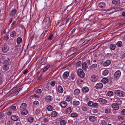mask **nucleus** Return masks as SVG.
Segmentation results:
<instances>
[{
	"instance_id": "obj_1",
	"label": "nucleus",
	"mask_w": 125,
	"mask_h": 125,
	"mask_svg": "<svg viewBox=\"0 0 125 125\" xmlns=\"http://www.w3.org/2000/svg\"><path fill=\"white\" fill-rule=\"evenodd\" d=\"M50 20V17H46L44 18L43 22V24L45 26L46 29L48 27L47 26L49 24Z\"/></svg>"
},
{
	"instance_id": "obj_2",
	"label": "nucleus",
	"mask_w": 125,
	"mask_h": 125,
	"mask_svg": "<svg viewBox=\"0 0 125 125\" xmlns=\"http://www.w3.org/2000/svg\"><path fill=\"white\" fill-rule=\"evenodd\" d=\"M78 74L79 76L81 78H83L85 76V74L82 69H79L77 70Z\"/></svg>"
},
{
	"instance_id": "obj_3",
	"label": "nucleus",
	"mask_w": 125,
	"mask_h": 125,
	"mask_svg": "<svg viewBox=\"0 0 125 125\" xmlns=\"http://www.w3.org/2000/svg\"><path fill=\"white\" fill-rule=\"evenodd\" d=\"M124 93V92L119 90H116L115 91V94L119 97H123Z\"/></svg>"
},
{
	"instance_id": "obj_4",
	"label": "nucleus",
	"mask_w": 125,
	"mask_h": 125,
	"mask_svg": "<svg viewBox=\"0 0 125 125\" xmlns=\"http://www.w3.org/2000/svg\"><path fill=\"white\" fill-rule=\"evenodd\" d=\"M121 74V73L120 71L119 70L117 71L114 74V78L116 79H118L120 76Z\"/></svg>"
},
{
	"instance_id": "obj_5",
	"label": "nucleus",
	"mask_w": 125,
	"mask_h": 125,
	"mask_svg": "<svg viewBox=\"0 0 125 125\" xmlns=\"http://www.w3.org/2000/svg\"><path fill=\"white\" fill-rule=\"evenodd\" d=\"M103 85L101 83H97L94 87L97 89H100L103 87Z\"/></svg>"
},
{
	"instance_id": "obj_6",
	"label": "nucleus",
	"mask_w": 125,
	"mask_h": 125,
	"mask_svg": "<svg viewBox=\"0 0 125 125\" xmlns=\"http://www.w3.org/2000/svg\"><path fill=\"white\" fill-rule=\"evenodd\" d=\"M89 119L91 122H95L96 121V117L92 115L89 116Z\"/></svg>"
},
{
	"instance_id": "obj_7",
	"label": "nucleus",
	"mask_w": 125,
	"mask_h": 125,
	"mask_svg": "<svg viewBox=\"0 0 125 125\" xmlns=\"http://www.w3.org/2000/svg\"><path fill=\"white\" fill-rule=\"evenodd\" d=\"M87 64L86 62H84L82 64V68L84 71H86L88 68Z\"/></svg>"
},
{
	"instance_id": "obj_8",
	"label": "nucleus",
	"mask_w": 125,
	"mask_h": 125,
	"mask_svg": "<svg viewBox=\"0 0 125 125\" xmlns=\"http://www.w3.org/2000/svg\"><path fill=\"white\" fill-rule=\"evenodd\" d=\"M98 78V77L97 76L94 75L91 77V80L92 82H94L97 81Z\"/></svg>"
},
{
	"instance_id": "obj_9",
	"label": "nucleus",
	"mask_w": 125,
	"mask_h": 125,
	"mask_svg": "<svg viewBox=\"0 0 125 125\" xmlns=\"http://www.w3.org/2000/svg\"><path fill=\"white\" fill-rule=\"evenodd\" d=\"M9 50V48L6 45H5L2 49V51L4 53H5L8 51Z\"/></svg>"
},
{
	"instance_id": "obj_10",
	"label": "nucleus",
	"mask_w": 125,
	"mask_h": 125,
	"mask_svg": "<svg viewBox=\"0 0 125 125\" xmlns=\"http://www.w3.org/2000/svg\"><path fill=\"white\" fill-rule=\"evenodd\" d=\"M114 101L116 103V104L117 105H120L122 104V101L118 99L115 98L114 99Z\"/></svg>"
},
{
	"instance_id": "obj_11",
	"label": "nucleus",
	"mask_w": 125,
	"mask_h": 125,
	"mask_svg": "<svg viewBox=\"0 0 125 125\" xmlns=\"http://www.w3.org/2000/svg\"><path fill=\"white\" fill-rule=\"evenodd\" d=\"M112 107L115 110H117L119 108V106L116 104L113 103L112 104Z\"/></svg>"
},
{
	"instance_id": "obj_12",
	"label": "nucleus",
	"mask_w": 125,
	"mask_h": 125,
	"mask_svg": "<svg viewBox=\"0 0 125 125\" xmlns=\"http://www.w3.org/2000/svg\"><path fill=\"white\" fill-rule=\"evenodd\" d=\"M69 73L68 72H65L63 74L62 77L64 79H66L69 76Z\"/></svg>"
},
{
	"instance_id": "obj_13",
	"label": "nucleus",
	"mask_w": 125,
	"mask_h": 125,
	"mask_svg": "<svg viewBox=\"0 0 125 125\" xmlns=\"http://www.w3.org/2000/svg\"><path fill=\"white\" fill-rule=\"evenodd\" d=\"M11 119L13 121H16L18 120L19 117L18 116L14 115L11 116Z\"/></svg>"
},
{
	"instance_id": "obj_14",
	"label": "nucleus",
	"mask_w": 125,
	"mask_h": 125,
	"mask_svg": "<svg viewBox=\"0 0 125 125\" xmlns=\"http://www.w3.org/2000/svg\"><path fill=\"white\" fill-rule=\"evenodd\" d=\"M67 104V102L63 101L61 102L60 104L61 106L63 108H65L66 107Z\"/></svg>"
},
{
	"instance_id": "obj_15",
	"label": "nucleus",
	"mask_w": 125,
	"mask_h": 125,
	"mask_svg": "<svg viewBox=\"0 0 125 125\" xmlns=\"http://www.w3.org/2000/svg\"><path fill=\"white\" fill-rule=\"evenodd\" d=\"M98 5L100 7L102 8H104L105 5V3L102 2L99 3L98 4Z\"/></svg>"
},
{
	"instance_id": "obj_16",
	"label": "nucleus",
	"mask_w": 125,
	"mask_h": 125,
	"mask_svg": "<svg viewBox=\"0 0 125 125\" xmlns=\"http://www.w3.org/2000/svg\"><path fill=\"white\" fill-rule=\"evenodd\" d=\"M58 92L60 93H62L63 91V89L62 87L60 85H59L58 87Z\"/></svg>"
},
{
	"instance_id": "obj_17",
	"label": "nucleus",
	"mask_w": 125,
	"mask_h": 125,
	"mask_svg": "<svg viewBox=\"0 0 125 125\" xmlns=\"http://www.w3.org/2000/svg\"><path fill=\"white\" fill-rule=\"evenodd\" d=\"M111 63V61L109 60H108L106 61L103 63V65L104 66H108Z\"/></svg>"
},
{
	"instance_id": "obj_18",
	"label": "nucleus",
	"mask_w": 125,
	"mask_h": 125,
	"mask_svg": "<svg viewBox=\"0 0 125 125\" xmlns=\"http://www.w3.org/2000/svg\"><path fill=\"white\" fill-rule=\"evenodd\" d=\"M45 100L47 101H51L52 100V98L50 95L47 96L45 98Z\"/></svg>"
},
{
	"instance_id": "obj_19",
	"label": "nucleus",
	"mask_w": 125,
	"mask_h": 125,
	"mask_svg": "<svg viewBox=\"0 0 125 125\" xmlns=\"http://www.w3.org/2000/svg\"><path fill=\"white\" fill-rule=\"evenodd\" d=\"M72 112V109L70 107H69L67 108V109L65 110V112L66 114H70Z\"/></svg>"
},
{
	"instance_id": "obj_20",
	"label": "nucleus",
	"mask_w": 125,
	"mask_h": 125,
	"mask_svg": "<svg viewBox=\"0 0 125 125\" xmlns=\"http://www.w3.org/2000/svg\"><path fill=\"white\" fill-rule=\"evenodd\" d=\"M82 91L84 93H86L87 92L89 91V89L88 87H84L82 89Z\"/></svg>"
},
{
	"instance_id": "obj_21",
	"label": "nucleus",
	"mask_w": 125,
	"mask_h": 125,
	"mask_svg": "<svg viewBox=\"0 0 125 125\" xmlns=\"http://www.w3.org/2000/svg\"><path fill=\"white\" fill-rule=\"evenodd\" d=\"M27 106L26 104L24 103H22L20 106V108L21 109H25Z\"/></svg>"
},
{
	"instance_id": "obj_22",
	"label": "nucleus",
	"mask_w": 125,
	"mask_h": 125,
	"mask_svg": "<svg viewBox=\"0 0 125 125\" xmlns=\"http://www.w3.org/2000/svg\"><path fill=\"white\" fill-rule=\"evenodd\" d=\"M99 101L101 103L103 104H105L107 103L106 100L103 98H100L99 99Z\"/></svg>"
},
{
	"instance_id": "obj_23",
	"label": "nucleus",
	"mask_w": 125,
	"mask_h": 125,
	"mask_svg": "<svg viewBox=\"0 0 125 125\" xmlns=\"http://www.w3.org/2000/svg\"><path fill=\"white\" fill-rule=\"evenodd\" d=\"M120 2L119 0H113L112 2L113 4L115 5H118L120 3Z\"/></svg>"
},
{
	"instance_id": "obj_24",
	"label": "nucleus",
	"mask_w": 125,
	"mask_h": 125,
	"mask_svg": "<svg viewBox=\"0 0 125 125\" xmlns=\"http://www.w3.org/2000/svg\"><path fill=\"white\" fill-rule=\"evenodd\" d=\"M97 67V65L96 64H94L92 65L90 67V68L91 70H93L96 68Z\"/></svg>"
},
{
	"instance_id": "obj_25",
	"label": "nucleus",
	"mask_w": 125,
	"mask_h": 125,
	"mask_svg": "<svg viewBox=\"0 0 125 125\" xmlns=\"http://www.w3.org/2000/svg\"><path fill=\"white\" fill-rule=\"evenodd\" d=\"M80 93V90L79 89H75L74 91V94L75 95H77L78 94Z\"/></svg>"
},
{
	"instance_id": "obj_26",
	"label": "nucleus",
	"mask_w": 125,
	"mask_h": 125,
	"mask_svg": "<svg viewBox=\"0 0 125 125\" xmlns=\"http://www.w3.org/2000/svg\"><path fill=\"white\" fill-rule=\"evenodd\" d=\"M8 60H6L3 62V64L4 65L6 66H9V61H10V60L9 59H8Z\"/></svg>"
},
{
	"instance_id": "obj_27",
	"label": "nucleus",
	"mask_w": 125,
	"mask_h": 125,
	"mask_svg": "<svg viewBox=\"0 0 125 125\" xmlns=\"http://www.w3.org/2000/svg\"><path fill=\"white\" fill-rule=\"evenodd\" d=\"M16 11V9H14L12 10L10 14V16H13V15L15 13Z\"/></svg>"
},
{
	"instance_id": "obj_28",
	"label": "nucleus",
	"mask_w": 125,
	"mask_h": 125,
	"mask_svg": "<svg viewBox=\"0 0 125 125\" xmlns=\"http://www.w3.org/2000/svg\"><path fill=\"white\" fill-rule=\"evenodd\" d=\"M28 113V111L26 109L23 110L21 112V114L23 115H27Z\"/></svg>"
},
{
	"instance_id": "obj_29",
	"label": "nucleus",
	"mask_w": 125,
	"mask_h": 125,
	"mask_svg": "<svg viewBox=\"0 0 125 125\" xmlns=\"http://www.w3.org/2000/svg\"><path fill=\"white\" fill-rule=\"evenodd\" d=\"M108 80L106 78H103L102 80V82L104 83H106L108 82Z\"/></svg>"
},
{
	"instance_id": "obj_30",
	"label": "nucleus",
	"mask_w": 125,
	"mask_h": 125,
	"mask_svg": "<svg viewBox=\"0 0 125 125\" xmlns=\"http://www.w3.org/2000/svg\"><path fill=\"white\" fill-rule=\"evenodd\" d=\"M80 104V102L78 101H73V104L74 105H79Z\"/></svg>"
},
{
	"instance_id": "obj_31",
	"label": "nucleus",
	"mask_w": 125,
	"mask_h": 125,
	"mask_svg": "<svg viewBox=\"0 0 125 125\" xmlns=\"http://www.w3.org/2000/svg\"><path fill=\"white\" fill-rule=\"evenodd\" d=\"M108 73V71L107 70H104L103 72V75L105 76L107 75Z\"/></svg>"
},
{
	"instance_id": "obj_32",
	"label": "nucleus",
	"mask_w": 125,
	"mask_h": 125,
	"mask_svg": "<svg viewBox=\"0 0 125 125\" xmlns=\"http://www.w3.org/2000/svg\"><path fill=\"white\" fill-rule=\"evenodd\" d=\"M2 68L4 70L6 71L9 70V66H6L4 65L3 66Z\"/></svg>"
},
{
	"instance_id": "obj_33",
	"label": "nucleus",
	"mask_w": 125,
	"mask_h": 125,
	"mask_svg": "<svg viewBox=\"0 0 125 125\" xmlns=\"http://www.w3.org/2000/svg\"><path fill=\"white\" fill-rule=\"evenodd\" d=\"M117 46L119 47H121L122 45V43L121 41H118L116 44Z\"/></svg>"
},
{
	"instance_id": "obj_34",
	"label": "nucleus",
	"mask_w": 125,
	"mask_h": 125,
	"mask_svg": "<svg viewBox=\"0 0 125 125\" xmlns=\"http://www.w3.org/2000/svg\"><path fill=\"white\" fill-rule=\"evenodd\" d=\"M22 41V39L21 37L18 38L17 40V42L18 43H20Z\"/></svg>"
},
{
	"instance_id": "obj_35",
	"label": "nucleus",
	"mask_w": 125,
	"mask_h": 125,
	"mask_svg": "<svg viewBox=\"0 0 125 125\" xmlns=\"http://www.w3.org/2000/svg\"><path fill=\"white\" fill-rule=\"evenodd\" d=\"M56 112L55 111H52L51 113V116L53 117H55L57 115Z\"/></svg>"
},
{
	"instance_id": "obj_36",
	"label": "nucleus",
	"mask_w": 125,
	"mask_h": 125,
	"mask_svg": "<svg viewBox=\"0 0 125 125\" xmlns=\"http://www.w3.org/2000/svg\"><path fill=\"white\" fill-rule=\"evenodd\" d=\"M110 48L113 50H114L115 48V46L113 44H111L110 46Z\"/></svg>"
},
{
	"instance_id": "obj_37",
	"label": "nucleus",
	"mask_w": 125,
	"mask_h": 125,
	"mask_svg": "<svg viewBox=\"0 0 125 125\" xmlns=\"http://www.w3.org/2000/svg\"><path fill=\"white\" fill-rule=\"evenodd\" d=\"M87 104L89 106H93V102L92 101H90L88 102Z\"/></svg>"
},
{
	"instance_id": "obj_38",
	"label": "nucleus",
	"mask_w": 125,
	"mask_h": 125,
	"mask_svg": "<svg viewBox=\"0 0 125 125\" xmlns=\"http://www.w3.org/2000/svg\"><path fill=\"white\" fill-rule=\"evenodd\" d=\"M50 66L49 65H47L44 68L43 70V71L44 72H45L50 67Z\"/></svg>"
},
{
	"instance_id": "obj_39",
	"label": "nucleus",
	"mask_w": 125,
	"mask_h": 125,
	"mask_svg": "<svg viewBox=\"0 0 125 125\" xmlns=\"http://www.w3.org/2000/svg\"><path fill=\"white\" fill-rule=\"evenodd\" d=\"M66 124V121L63 120H62L60 122V124L61 125H64Z\"/></svg>"
},
{
	"instance_id": "obj_40",
	"label": "nucleus",
	"mask_w": 125,
	"mask_h": 125,
	"mask_svg": "<svg viewBox=\"0 0 125 125\" xmlns=\"http://www.w3.org/2000/svg\"><path fill=\"white\" fill-rule=\"evenodd\" d=\"M28 120L29 122L31 123L33 121V118L31 117H29L28 118Z\"/></svg>"
},
{
	"instance_id": "obj_41",
	"label": "nucleus",
	"mask_w": 125,
	"mask_h": 125,
	"mask_svg": "<svg viewBox=\"0 0 125 125\" xmlns=\"http://www.w3.org/2000/svg\"><path fill=\"white\" fill-rule=\"evenodd\" d=\"M10 36L12 37H13L16 35V33L15 31L11 32L10 34Z\"/></svg>"
},
{
	"instance_id": "obj_42",
	"label": "nucleus",
	"mask_w": 125,
	"mask_h": 125,
	"mask_svg": "<svg viewBox=\"0 0 125 125\" xmlns=\"http://www.w3.org/2000/svg\"><path fill=\"white\" fill-rule=\"evenodd\" d=\"M107 94L108 96H111L113 95V93L112 91H109L108 92Z\"/></svg>"
},
{
	"instance_id": "obj_43",
	"label": "nucleus",
	"mask_w": 125,
	"mask_h": 125,
	"mask_svg": "<svg viewBox=\"0 0 125 125\" xmlns=\"http://www.w3.org/2000/svg\"><path fill=\"white\" fill-rule=\"evenodd\" d=\"M47 109L49 111H51L52 109V106L49 105L47 107Z\"/></svg>"
},
{
	"instance_id": "obj_44",
	"label": "nucleus",
	"mask_w": 125,
	"mask_h": 125,
	"mask_svg": "<svg viewBox=\"0 0 125 125\" xmlns=\"http://www.w3.org/2000/svg\"><path fill=\"white\" fill-rule=\"evenodd\" d=\"M71 78L73 80H74L75 79V75L74 74L72 73L71 74Z\"/></svg>"
},
{
	"instance_id": "obj_45",
	"label": "nucleus",
	"mask_w": 125,
	"mask_h": 125,
	"mask_svg": "<svg viewBox=\"0 0 125 125\" xmlns=\"http://www.w3.org/2000/svg\"><path fill=\"white\" fill-rule=\"evenodd\" d=\"M71 116L73 117H76L77 116V115L75 113H73L71 115Z\"/></svg>"
},
{
	"instance_id": "obj_46",
	"label": "nucleus",
	"mask_w": 125,
	"mask_h": 125,
	"mask_svg": "<svg viewBox=\"0 0 125 125\" xmlns=\"http://www.w3.org/2000/svg\"><path fill=\"white\" fill-rule=\"evenodd\" d=\"M111 112L109 108H107L105 109V113L106 114H108Z\"/></svg>"
},
{
	"instance_id": "obj_47",
	"label": "nucleus",
	"mask_w": 125,
	"mask_h": 125,
	"mask_svg": "<svg viewBox=\"0 0 125 125\" xmlns=\"http://www.w3.org/2000/svg\"><path fill=\"white\" fill-rule=\"evenodd\" d=\"M82 110L84 111H86L87 110V108L86 106H82Z\"/></svg>"
},
{
	"instance_id": "obj_48",
	"label": "nucleus",
	"mask_w": 125,
	"mask_h": 125,
	"mask_svg": "<svg viewBox=\"0 0 125 125\" xmlns=\"http://www.w3.org/2000/svg\"><path fill=\"white\" fill-rule=\"evenodd\" d=\"M18 88V87L16 86L15 87L13 88H12L10 91V92H12L14 91L15 90Z\"/></svg>"
},
{
	"instance_id": "obj_49",
	"label": "nucleus",
	"mask_w": 125,
	"mask_h": 125,
	"mask_svg": "<svg viewBox=\"0 0 125 125\" xmlns=\"http://www.w3.org/2000/svg\"><path fill=\"white\" fill-rule=\"evenodd\" d=\"M82 64V62L81 61L78 62L77 63L76 66L78 67L80 66Z\"/></svg>"
},
{
	"instance_id": "obj_50",
	"label": "nucleus",
	"mask_w": 125,
	"mask_h": 125,
	"mask_svg": "<svg viewBox=\"0 0 125 125\" xmlns=\"http://www.w3.org/2000/svg\"><path fill=\"white\" fill-rule=\"evenodd\" d=\"M51 85L52 86H54L55 84V81H53L51 82Z\"/></svg>"
},
{
	"instance_id": "obj_51",
	"label": "nucleus",
	"mask_w": 125,
	"mask_h": 125,
	"mask_svg": "<svg viewBox=\"0 0 125 125\" xmlns=\"http://www.w3.org/2000/svg\"><path fill=\"white\" fill-rule=\"evenodd\" d=\"M93 106H92L94 107H97L98 106V104L96 103H93Z\"/></svg>"
},
{
	"instance_id": "obj_52",
	"label": "nucleus",
	"mask_w": 125,
	"mask_h": 125,
	"mask_svg": "<svg viewBox=\"0 0 125 125\" xmlns=\"http://www.w3.org/2000/svg\"><path fill=\"white\" fill-rule=\"evenodd\" d=\"M39 104V102L37 101H34L33 103V105H37L38 104Z\"/></svg>"
},
{
	"instance_id": "obj_53",
	"label": "nucleus",
	"mask_w": 125,
	"mask_h": 125,
	"mask_svg": "<svg viewBox=\"0 0 125 125\" xmlns=\"http://www.w3.org/2000/svg\"><path fill=\"white\" fill-rule=\"evenodd\" d=\"M71 99V97L70 96H69L67 97L66 99V100L67 101H69Z\"/></svg>"
},
{
	"instance_id": "obj_54",
	"label": "nucleus",
	"mask_w": 125,
	"mask_h": 125,
	"mask_svg": "<svg viewBox=\"0 0 125 125\" xmlns=\"http://www.w3.org/2000/svg\"><path fill=\"white\" fill-rule=\"evenodd\" d=\"M36 114L37 115H38L40 113V110L39 109H37L36 110Z\"/></svg>"
},
{
	"instance_id": "obj_55",
	"label": "nucleus",
	"mask_w": 125,
	"mask_h": 125,
	"mask_svg": "<svg viewBox=\"0 0 125 125\" xmlns=\"http://www.w3.org/2000/svg\"><path fill=\"white\" fill-rule=\"evenodd\" d=\"M53 36L52 34H51L49 36V38L48 39V40H50V41L52 40V38Z\"/></svg>"
},
{
	"instance_id": "obj_56",
	"label": "nucleus",
	"mask_w": 125,
	"mask_h": 125,
	"mask_svg": "<svg viewBox=\"0 0 125 125\" xmlns=\"http://www.w3.org/2000/svg\"><path fill=\"white\" fill-rule=\"evenodd\" d=\"M12 113V111L11 110H9L7 112V115H10Z\"/></svg>"
},
{
	"instance_id": "obj_57",
	"label": "nucleus",
	"mask_w": 125,
	"mask_h": 125,
	"mask_svg": "<svg viewBox=\"0 0 125 125\" xmlns=\"http://www.w3.org/2000/svg\"><path fill=\"white\" fill-rule=\"evenodd\" d=\"M118 118L119 120H123L124 117L122 116H120L118 117Z\"/></svg>"
},
{
	"instance_id": "obj_58",
	"label": "nucleus",
	"mask_w": 125,
	"mask_h": 125,
	"mask_svg": "<svg viewBox=\"0 0 125 125\" xmlns=\"http://www.w3.org/2000/svg\"><path fill=\"white\" fill-rule=\"evenodd\" d=\"M11 109L13 110H16V108L15 106H13L11 107Z\"/></svg>"
},
{
	"instance_id": "obj_59",
	"label": "nucleus",
	"mask_w": 125,
	"mask_h": 125,
	"mask_svg": "<svg viewBox=\"0 0 125 125\" xmlns=\"http://www.w3.org/2000/svg\"><path fill=\"white\" fill-rule=\"evenodd\" d=\"M42 92L41 90L40 89H38L37 90V93H41Z\"/></svg>"
},
{
	"instance_id": "obj_60",
	"label": "nucleus",
	"mask_w": 125,
	"mask_h": 125,
	"mask_svg": "<svg viewBox=\"0 0 125 125\" xmlns=\"http://www.w3.org/2000/svg\"><path fill=\"white\" fill-rule=\"evenodd\" d=\"M122 114L124 115H125V109H123L121 112Z\"/></svg>"
},
{
	"instance_id": "obj_61",
	"label": "nucleus",
	"mask_w": 125,
	"mask_h": 125,
	"mask_svg": "<svg viewBox=\"0 0 125 125\" xmlns=\"http://www.w3.org/2000/svg\"><path fill=\"white\" fill-rule=\"evenodd\" d=\"M76 29V28L75 29H74L72 30V31H71V35H73Z\"/></svg>"
},
{
	"instance_id": "obj_62",
	"label": "nucleus",
	"mask_w": 125,
	"mask_h": 125,
	"mask_svg": "<svg viewBox=\"0 0 125 125\" xmlns=\"http://www.w3.org/2000/svg\"><path fill=\"white\" fill-rule=\"evenodd\" d=\"M93 112L94 113H95L98 112V111L96 109H94L93 110Z\"/></svg>"
},
{
	"instance_id": "obj_63",
	"label": "nucleus",
	"mask_w": 125,
	"mask_h": 125,
	"mask_svg": "<svg viewBox=\"0 0 125 125\" xmlns=\"http://www.w3.org/2000/svg\"><path fill=\"white\" fill-rule=\"evenodd\" d=\"M11 122L10 120H8V122H7V124L8 125H10L11 124Z\"/></svg>"
},
{
	"instance_id": "obj_64",
	"label": "nucleus",
	"mask_w": 125,
	"mask_h": 125,
	"mask_svg": "<svg viewBox=\"0 0 125 125\" xmlns=\"http://www.w3.org/2000/svg\"><path fill=\"white\" fill-rule=\"evenodd\" d=\"M122 59H125V53L123 54L122 55Z\"/></svg>"
}]
</instances>
